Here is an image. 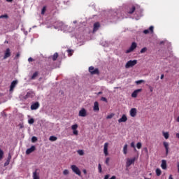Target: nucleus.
Wrapping results in <instances>:
<instances>
[{
  "label": "nucleus",
  "instance_id": "0eeeda50",
  "mask_svg": "<svg viewBox=\"0 0 179 179\" xmlns=\"http://www.w3.org/2000/svg\"><path fill=\"white\" fill-rule=\"evenodd\" d=\"M136 160V157H133V158H131V159H130V158H128L127 159V161H126V167H130V166L131 165V164H134V162H135V161Z\"/></svg>",
  "mask_w": 179,
  "mask_h": 179
},
{
  "label": "nucleus",
  "instance_id": "a211bd4d",
  "mask_svg": "<svg viewBox=\"0 0 179 179\" xmlns=\"http://www.w3.org/2000/svg\"><path fill=\"white\" fill-rule=\"evenodd\" d=\"M128 118L126 115H122V117L118 120V122H127Z\"/></svg>",
  "mask_w": 179,
  "mask_h": 179
},
{
  "label": "nucleus",
  "instance_id": "f8f14e48",
  "mask_svg": "<svg viewBox=\"0 0 179 179\" xmlns=\"http://www.w3.org/2000/svg\"><path fill=\"white\" fill-rule=\"evenodd\" d=\"M108 143H105V144H103V155H105L106 157L108 156Z\"/></svg>",
  "mask_w": 179,
  "mask_h": 179
},
{
  "label": "nucleus",
  "instance_id": "864d4df0",
  "mask_svg": "<svg viewBox=\"0 0 179 179\" xmlns=\"http://www.w3.org/2000/svg\"><path fill=\"white\" fill-rule=\"evenodd\" d=\"M28 62H33V58L29 57Z\"/></svg>",
  "mask_w": 179,
  "mask_h": 179
},
{
  "label": "nucleus",
  "instance_id": "1a4fd4ad",
  "mask_svg": "<svg viewBox=\"0 0 179 179\" xmlns=\"http://www.w3.org/2000/svg\"><path fill=\"white\" fill-rule=\"evenodd\" d=\"M71 130H73V135L78 136V124H75L73 125H71Z\"/></svg>",
  "mask_w": 179,
  "mask_h": 179
},
{
  "label": "nucleus",
  "instance_id": "de8ad7c7",
  "mask_svg": "<svg viewBox=\"0 0 179 179\" xmlns=\"http://www.w3.org/2000/svg\"><path fill=\"white\" fill-rule=\"evenodd\" d=\"M7 19L8 18V15H3L0 16V19Z\"/></svg>",
  "mask_w": 179,
  "mask_h": 179
},
{
  "label": "nucleus",
  "instance_id": "2eb2a0df",
  "mask_svg": "<svg viewBox=\"0 0 179 179\" xmlns=\"http://www.w3.org/2000/svg\"><path fill=\"white\" fill-rule=\"evenodd\" d=\"M150 32L151 34H153V32H154V27L153 26L149 27V29H145L144 31H143V33L144 34H149Z\"/></svg>",
  "mask_w": 179,
  "mask_h": 179
},
{
  "label": "nucleus",
  "instance_id": "c03bdc74",
  "mask_svg": "<svg viewBox=\"0 0 179 179\" xmlns=\"http://www.w3.org/2000/svg\"><path fill=\"white\" fill-rule=\"evenodd\" d=\"M131 147L132 148H134V150L136 151V148L135 147V143H134V142H131Z\"/></svg>",
  "mask_w": 179,
  "mask_h": 179
},
{
  "label": "nucleus",
  "instance_id": "c9c22d12",
  "mask_svg": "<svg viewBox=\"0 0 179 179\" xmlns=\"http://www.w3.org/2000/svg\"><path fill=\"white\" fill-rule=\"evenodd\" d=\"M114 113H111L110 115H108V116H106V119L110 120L112 119L114 117Z\"/></svg>",
  "mask_w": 179,
  "mask_h": 179
},
{
  "label": "nucleus",
  "instance_id": "f257e3e1",
  "mask_svg": "<svg viewBox=\"0 0 179 179\" xmlns=\"http://www.w3.org/2000/svg\"><path fill=\"white\" fill-rule=\"evenodd\" d=\"M59 28L64 33H70L73 31V27H69L66 24H63L62 22L59 23Z\"/></svg>",
  "mask_w": 179,
  "mask_h": 179
},
{
  "label": "nucleus",
  "instance_id": "aec40b11",
  "mask_svg": "<svg viewBox=\"0 0 179 179\" xmlns=\"http://www.w3.org/2000/svg\"><path fill=\"white\" fill-rule=\"evenodd\" d=\"M34 150H36V146L32 145L30 148L27 150V155L32 153Z\"/></svg>",
  "mask_w": 179,
  "mask_h": 179
},
{
  "label": "nucleus",
  "instance_id": "79ce46f5",
  "mask_svg": "<svg viewBox=\"0 0 179 179\" xmlns=\"http://www.w3.org/2000/svg\"><path fill=\"white\" fill-rule=\"evenodd\" d=\"M37 141V138L36 136H32L31 137V142L35 143Z\"/></svg>",
  "mask_w": 179,
  "mask_h": 179
},
{
  "label": "nucleus",
  "instance_id": "a19ab883",
  "mask_svg": "<svg viewBox=\"0 0 179 179\" xmlns=\"http://www.w3.org/2000/svg\"><path fill=\"white\" fill-rule=\"evenodd\" d=\"M46 11V7L44 6L42 10H41V15H44Z\"/></svg>",
  "mask_w": 179,
  "mask_h": 179
},
{
  "label": "nucleus",
  "instance_id": "7ed1b4c3",
  "mask_svg": "<svg viewBox=\"0 0 179 179\" xmlns=\"http://www.w3.org/2000/svg\"><path fill=\"white\" fill-rule=\"evenodd\" d=\"M35 96L36 94L33 91L30 90L27 92V94L24 96L21 95V98L24 99V100H27L28 99H33Z\"/></svg>",
  "mask_w": 179,
  "mask_h": 179
},
{
  "label": "nucleus",
  "instance_id": "cd10ccee",
  "mask_svg": "<svg viewBox=\"0 0 179 179\" xmlns=\"http://www.w3.org/2000/svg\"><path fill=\"white\" fill-rule=\"evenodd\" d=\"M49 140L53 142V141H56L57 140V138L55 136H50Z\"/></svg>",
  "mask_w": 179,
  "mask_h": 179
},
{
  "label": "nucleus",
  "instance_id": "c85d7f7f",
  "mask_svg": "<svg viewBox=\"0 0 179 179\" xmlns=\"http://www.w3.org/2000/svg\"><path fill=\"white\" fill-rule=\"evenodd\" d=\"M57 57H59V54L56 52L52 56V59H53V61H56Z\"/></svg>",
  "mask_w": 179,
  "mask_h": 179
},
{
  "label": "nucleus",
  "instance_id": "dca6fc26",
  "mask_svg": "<svg viewBox=\"0 0 179 179\" xmlns=\"http://www.w3.org/2000/svg\"><path fill=\"white\" fill-rule=\"evenodd\" d=\"M93 110L96 113H98L99 111V106L98 101H95L94 103Z\"/></svg>",
  "mask_w": 179,
  "mask_h": 179
},
{
  "label": "nucleus",
  "instance_id": "f704fd0d",
  "mask_svg": "<svg viewBox=\"0 0 179 179\" xmlns=\"http://www.w3.org/2000/svg\"><path fill=\"white\" fill-rule=\"evenodd\" d=\"M64 176H68L69 174V171L68 169H64L63 171Z\"/></svg>",
  "mask_w": 179,
  "mask_h": 179
},
{
  "label": "nucleus",
  "instance_id": "4d7b16f0",
  "mask_svg": "<svg viewBox=\"0 0 179 179\" xmlns=\"http://www.w3.org/2000/svg\"><path fill=\"white\" fill-rule=\"evenodd\" d=\"M164 77V74L161 75V77H160L161 80H163Z\"/></svg>",
  "mask_w": 179,
  "mask_h": 179
},
{
  "label": "nucleus",
  "instance_id": "774afa93",
  "mask_svg": "<svg viewBox=\"0 0 179 179\" xmlns=\"http://www.w3.org/2000/svg\"><path fill=\"white\" fill-rule=\"evenodd\" d=\"M159 77H157V80H159Z\"/></svg>",
  "mask_w": 179,
  "mask_h": 179
},
{
  "label": "nucleus",
  "instance_id": "bb28decb",
  "mask_svg": "<svg viewBox=\"0 0 179 179\" xmlns=\"http://www.w3.org/2000/svg\"><path fill=\"white\" fill-rule=\"evenodd\" d=\"M10 159H11V157L9 155L8 157V159H6V162L4 164L5 166H7L8 164H10Z\"/></svg>",
  "mask_w": 179,
  "mask_h": 179
},
{
  "label": "nucleus",
  "instance_id": "f3484780",
  "mask_svg": "<svg viewBox=\"0 0 179 179\" xmlns=\"http://www.w3.org/2000/svg\"><path fill=\"white\" fill-rule=\"evenodd\" d=\"M40 107V103L38 102H36L32 103L31 106V110H37Z\"/></svg>",
  "mask_w": 179,
  "mask_h": 179
},
{
  "label": "nucleus",
  "instance_id": "8fccbe9b",
  "mask_svg": "<svg viewBox=\"0 0 179 179\" xmlns=\"http://www.w3.org/2000/svg\"><path fill=\"white\" fill-rule=\"evenodd\" d=\"M143 150H144V152H145L147 154V155H148V154L149 153V151H148V148H144Z\"/></svg>",
  "mask_w": 179,
  "mask_h": 179
},
{
  "label": "nucleus",
  "instance_id": "ea45409f",
  "mask_svg": "<svg viewBox=\"0 0 179 179\" xmlns=\"http://www.w3.org/2000/svg\"><path fill=\"white\" fill-rule=\"evenodd\" d=\"M110 160V158L106 157L105 163L106 165L109 166V161Z\"/></svg>",
  "mask_w": 179,
  "mask_h": 179
},
{
  "label": "nucleus",
  "instance_id": "20e7f679",
  "mask_svg": "<svg viewBox=\"0 0 179 179\" xmlns=\"http://www.w3.org/2000/svg\"><path fill=\"white\" fill-rule=\"evenodd\" d=\"M71 169L74 174H76L78 176H81V171L79 169L78 166L75 164L71 165Z\"/></svg>",
  "mask_w": 179,
  "mask_h": 179
},
{
  "label": "nucleus",
  "instance_id": "a18cd8bd",
  "mask_svg": "<svg viewBox=\"0 0 179 179\" xmlns=\"http://www.w3.org/2000/svg\"><path fill=\"white\" fill-rule=\"evenodd\" d=\"M114 16H115V17H112V20H113L112 22H115V20H117V17H115V16H117V13H114Z\"/></svg>",
  "mask_w": 179,
  "mask_h": 179
},
{
  "label": "nucleus",
  "instance_id": "4468645a",
  "mask_svg": "<svg viewBox=\"0 0 179 179\" xmlns=\"http://www.w3.org/2000/svg\"><path fill=\"white\" fill-rule=\"evenodd\" d=\"M162 144L164 145V147L165 148L166 155H168L169 153V142L164 141Z\"/></svg>",
  "mask_w": 179,
  "mask_h": 179
},
{
  "label": "nucleus",
  "instance_id": "423d86ee",
  "mask_svg": "<svg viewBox=\"0 0 179 179\" xmlns=\"http://www.w3.org/2000/svg\"><path fill=\"white\" fill-rule=\"evenodd\" d=\"M136 48H137L136 42H132L131 47L128 50H126V54H129L131 52H134V50L136 49Z\"/></svg>",
  "mask_w": 179,
  "mask_h": 179
},
{
  "label": "nucleus",
  "instance_id": "72a5a7b5",
  "mask_svg": "<svg viewBox=\"0 0 179 179\" xmlns=\"http://www.w3.org/2000/svg\"><path fill=\"white\" fill-rule=\"evenodd\" d=\"M155 173H157V176H161V169H156Z\"/></svg>",
  "mask_w": 179,
  "mask_h": 179
},
{
  "label": "nucleus",
  "instance_id": "7c9ffc66",
  "mask_svg": "<svg viewBox=\"0 0 179 179\" xmlns=\"http://www.w3.org/2000/svg\"><path fill=\"white\" fill-rule=\"evenodd\" d=\"M77 152L80 156H83L85 155V152L83 150H79L77 151Z\"/></svg>",
  "mask_w": 179,
  "mask_h": 179
},
{
  "label": "nucleus",
  "instance_id": "37998d69",
  "mask_svg": "<svg viewBox=\"0 0 179 179\" xmlns=\"http://www.w3.org/2000/svg\"><path fill=\"white\" fill-rule=\"evenodd\" d=\"M141 146H142L141 143V142H138V143H137V145H136L137 148H138V150H140V149L141 148Z\"/></svg>",
  "mask_w": 179,
  "mask_h": 179
},
{
  "label": "nucleus",
  "instance_id": "e2e57ef3",
  "mask_svg": "<svg viewBox=\"0 0 179 179\" xmlns=\"http://www.w3.org/2000/svg\"><path fill=\"white\" fill-rule=\"evenodd\" d=\"M177 122H179V115H178V117L177 118Z\"/></svg>",
  "mask_w": 179,
  "mask_h": 179
},
{
  "label": "nucleus",
  "instance_id": "393cba45",
  "mask_svg": "<svg viewBox=\"0 0 179 179\" xmlns=\"http://www.w3.org/2000/svg\"><path fill=\"white\" fill-rule=\"evenodd\" d=\"M161 167L164 170L166 169V160H164V159L162 160Z\"/></svg>",
  "mask_w": 179,
  "mask_h": 179
},
{
  "label": "nucleus",
  "instance_id": "b1692460",
  "mask_svg": "<svg viewBox=\"0 0 179 179\" xmlns=\"http://www.w3.org/2000/svg\"><path fill=\"white\" fill-rule=\"evenodd\" d=\"M32 178L34 179H40L39 178V173H37V170L32 173Z\"/></svg>",
  "mask_w": 179,
  "mask_h": 179
},
{
  "label": "nucleus",
  "instance_id": "49530a36",
  "mask_svg": "<svg viewBox=\"0 0 179 179\" xmlns=\"http://www.w3.org/2000/svg\"><path fill=\"white\" fill-rule=\"evenodd\" d=\"M3 156V151H2L1 149H0V160L2 159Z\"/></svg>",
  "mask_w": 179,
  "mask_h": 179
},
{
  "label": "nucleus",
  "instance_id": "a878e982",
  "mask_svg": "<svg viewBox=\"0 0 179 179\" xmlns=\"http://www.w3.org/2000/svg\"><path fill=\"white\" fill-rule=\"evenodd\" d=\"M162 136H164L165 139H169V132L162 131Z\"/></svg>",
  "mask_w": 179,
  "mask_h": 179
},
{
  "label": "nucleus",
  "instance_id": "052dcab7",
  "mask_svg": "<svg viewBox=\"0 0 179 179\" xmlns=\"http://www.w3.org/2000/svg\"><path fill=\"white\" fill-rule=\"evenodd\" d=\"M176 138H178L179 140V134H176Z\"/></svg>",
  "mask_w": 179,
  "mask_h": 179
},
{
  "label": "nucleus",
  "instance_id": "09e8293b",
  "mask_svg": "<svg viewBox=\"0 0 179 179\" xmlns=\"http://www.w3.org/2000/svg\"><path fill=\"white\" fill-rule=\"evenodd\" d=\"M149 90H150V92H153V87L151 85L148 86Z\"/></svg>",
  "mask_w": 179,
  "mask_h": 179
},
{
  "label": "nucleus",
  "instance_id": "5701e85b",
  "mask_svg": "<svg viewBox=\"0 0 179 179\" xmlns=\"http://www.w3.org/2000/svg\"><path fill=\"white\" fill-rule=\"evenodd\" d=\"M123 154L127 155L128 153V144H124L122 149Z\"/></svg>",
  "mask_w": 179,
  "mask_h": 179
},
{
  "label": "nucleus",
  "instance_id": "13d9d810",
  "mask_svg": "<svg viewBox=\"0 0 179 179\" xmlns=\"http://www.w3.org/2000/svg\"><path fill=\"white\" fill-rule=\"evenodd\" d=\"M6 2H8V3H11L12 1H13V0H6Z\"/></svg>",
  "mask_w": 179,
  "mask_h": 179
},
{
  "label": "nucleus",
  "instance_id": "69168bd1",
  "mask_svg": "<svg viewBox=\"0 0 179 179\" xmlns=\"http://www.w3.org/2000/svg\"><path fill=\"white\" fill-rule=\"evenodd\" d=\"M77 22L76 21H73V23L76 24Z\"/></svg>",
  "mask_w": 179,
  "mask_h": 179
},
{
  "label": "nucleus",
  "instance_id": "2f4dec72",
  "mask_svg": "<svg viewBox=\"0 0 179 179\" xmlns=\"http://www.w3.org/2000/svg\"><path fill=\"white\" fill-rule=\"evenodd\" d=\"M28 123L29 124H33L34 123V118H30L28 120Z\"/></svg>",
  "mask_w": 179,
  "mask_h": 179
},
{
  "label": "nucleus",
  "instance_id": "473e14b6",
  "mask_svg": "<svg viewBox=\"0 0 179 179\" xmlns=\"http://www.w3.org/2000/svg\"><path fill=\"white\" fill-rule=\"evenodd\" d=\"M148 51V48H143L141 50V54H144Z\"/></svg>",
  "mask_w": 179,
  "mask_h": 179
},
{
  "label": "nucleus",
  "instance_id": "9b49d317",
  "mask_svg": "<svg viewBox=\"0 0 179 179\" xmlns=\"http://www.w3.org/2000/svg\"><path fill=\"white\" fill-rule=\"evenodd\" d=\"M87 115V111L85 110V108H83L79 111V116L81 117H85Z\"/></svg>",
  "mask_w": 179,
  "mask_h": 179
},
{
  "label": "nucleus",
  "instance_id": "6e6552de",
  "mask_svg": "<svg viewBox=\"0 0 179 179\" xmlns=\"http://www.w3.org/2000/svg\"><path fill=\"white\" fill-rule=\"evenodd\" d=\"M89 72L91 75H98L99 69L97 68H94V66L89 67Z\"/></svg>",
  "mask_w": 179,
  "mask_h": 179
},
{
  "label": "nucleus",
  "instance_id": "f03ea898",
  "mask_svg": "<svg viewBox=\"0 0 179 179\" xmlns=\"http://www.w3.org/2000/svg\"><path fill=\"white\" fill-rule=\"evenodd\" d=\"M136 7H138V6H132L131 8L128 11V13L129 14H132L136 10V13H137V15L139 14V16L136 17V20H138V19H140V17L142 16V14H141L142 10H140V9H138V8L136 9Z\"/></svg>",
  "mask_w": 179,
  "mask_h": 179
},
{
  "label": "nucleus",
  "instance_id": "4be33fe9",
  "mask_svg": "<svg viewBox=\"0 0 179 179\" xmlns=\"http://www.w3.org/2000/svg\"><path fill=\"white\" fill-rule=\"evenodd\" d=\"M10 56V48H8L6 50L5 55H4V59H6L8 57Z\"/></svg>",
  "mask_w": 179,
  "mask_h": 179
},
{
  "label": "nucleus",
  "instance_id": "603ef678",
  "mask_svg": "<svg viewBox=\"0 0 179 179\" xmlns=\"http://www.w3.org/2000/svg\"><path fill=\"white\" fill-rule=\"evenodd\" d=\"M101 101H103L107 102V99H106V98H105V97H102V98H101Z\"/></svg>",
  "mask_w": 179,
  "mask_h": 179
},
{
  "label": "nucleus",
  "instance_id": "58836bf2",
  "mask_svg": "<svg viewBox=\"0 0 179 179\" xmlns=\"http://www.w3.org/2000/svg\"><path fill=\"white\" fill-rule=\"evenodd\" d=\"M68 56L71 57L73 51L72 50H67Z\"/></svg>",
  "mask_w": 179,
  "mask_h": 179
},
{
  "label": "nucleus",
  "instance_id": "e433bc0d",
  "mask_svg": "<svg viewBox=\"0 0 179 179\" xmlns=\"http://www.w3.org/2000/svg\"><path fill=\"white\" fill-rule=\"evenodd\" d=\"M144 82H145L144 80H136L135 83H136V84H137V85H140V84H141V83H143Z\"/></svg>",
  "mask_w": 179,
  "mask_h": 179
},
{
  "label": "nucleus",
  "instance_id": "bf43d9fd",
  "mask_svg": "<svg viewBox=\"0 0 179 179\" xmlns=\"http://www.w3.org/2000/svg\"><path fill=\"white\" fill-rule=\"evenodd\" d=\"M169 179H173L172 175H170V176H169Z\"/></svg>",
  "mask_w": 179,
  "mask_h": 179
},
{
  "label": "nucleus",
  "instance_id": "9d476101",
  "mask_svg": "<svg viewBox=\"0 0 179 179\" xmlns=\"http://www.w3.org/2000/svg\"><path fill=\"white\" fill-rule=\"evenodd\" d=\"M17 83H18L17 80H13V82L11 83V85H10V90H9L10 92H13V90L16 87Z\"/></svg>",
  "mask_w": 179,
  "mask_h": 179
},
{
  "label": "nucleus",
  "instance_id": "680f3d73",
  "mask_svg": "<svg viewBox=\"0 0 179 179\" xmlns=\"http://www.w3.org/2000/svg\"><path fill=\"white\" fill-rule=\"evenodd\" d=\"M178 172L179 173V163H178Z\"/></svg>",
  "mask_w": 179,
  "mask_h": 179
},
{
  "label": "nucleus",
  "instance_id": "412c9836",
  "mask_svg": "<svg viewBox=\"0 0 179 179\" xmlns=\"http://www.w3.org/2000/svg\"><path fill=\"white\" fill-rule=\"evenodd\" d=\"M99 27L100 24L99 22H96L95 24H94L93 33L99 30Z\"/></svg>",
  "mask_w": 179,
  "mask_h": 179
},
{
  "label": "nucleus",
  "instance_id": "ddd939ff",
  "mask_svg": "<svg viewBox=\"0 0 179 179\" xmlns=\"http://www.w3.org/2000/svg\"><path fill=\"white\" fill-rule=\"evenodd\" d=\"M129 115L131 117H135L137 115V109L136 108H132L131 110H129Z\"/></svg>",
  "mask_w": 179,
  "mask_h": 179
},
{
  "label": "nucleus",
  "instance_id": "3c124183",
  "mask_svg": "<svg viewBox=\"0 0 179 179\" xmlns=\"http://www.w3.org/2000/svg\"><path fill=\"white\" fill-rule=\"evenodd\" d=\"M102 169H101V164H99V172L101 173Z\"/></svg>",
  "mask_w": 179,
  "mask_h": 179
},
{
  "label": "nucleus",
  "instance_id": "c756f323",
  "mask_svg": "<svg viewBox=\"0 0 179 179\" xmlns=\"http://www.w3.org/2000/svg\"><path fill=\"white\" fill-rule=\"evenodd\" d=\"M109 177H110L109 175H106L105 177L103 178V179H108ZM110 179H117V177L115 176H112L111 178H110Z\"/></svg>",
  "mask_w": 179,
  "mask_h": 179
},
{
  "label": "nucleus",
  "instance_id": "0e129e2a",
  "mask_svg": "<svg viewBox=\"0 0 179 179\" xmlns=\"http://www.w3.org/2000/svg\"><path fill=\"white\" fill-rule=\"evenodd\" d=\"M102 94V92H99V93H98V94Z\"/></svg>",
  "mask_w": 179,
  "mask_h": 179
},
{
  "label": "nucleus",
  "instance_id": "6e6d98bb",
  "mask_svg": "<svg viewBox=\"0 0 179 179\" xmlns=\"http://www.w3.org/2000/svg\"><path fill=\"white\" fill-rule=\"evenodd\" d=\"M20 56V53L16 54V58H19Z\"/></svg>",
  "mask_w": 179,
  "mask_h": 179
},
{
  "label": "nucleus",
  "instance_id": "6ab92c4d",
  "mask_svg": "<svg viewBox=\"0 0 179 179\" xmlns=\"http://www.w3.org/2000/svg\"><path fill=\"white\" fill-rule=\"evenodd\" d=\"M141 91H142L141 89H138L136 90H134V92H133V93L131 94V97L136 98L138 92H141Z\"/></svg>",
  "mask_w": 179,
  "mask_h": 179
},
{
  "label": "nucleus",
  "instance_id": "4c0bfd02",
  "mask_svg": "<svg viewBox=\"0 0 179 179\" xmlns=\"http://www.w3.org/2000/svg\"><path fill=\"white\" fill-rule=\"evenodd\" d=\"M38 76V72H35L34 75L31 76V80L36 79V78Z\"/></svg>",
  "mask_w": 179,
  "mask_h": 179
},
{
  "label": "nucleus",
  "instance_id": "39448f33",
  "mask_svg": "<svg viewBox=\"0 0 179 179\" xmlns=\"http://www.w3.org/2000/svg\"><path fill=\"white\" fill-rule=\"evenodd\" d=\"M138 63L137 60H129L126 63L125 68L127 69H130L131 67L134 66Z\"/></svg>",
  "mask_w": 179,
  "mask_h": 179
},
{
  "label": "nucleus",
  "instance_id": "5fc2aeb1",
  "mask_svg": "<svg viewBox=\"0 0 179 179\" xmlns=\"http://www.w3.org/2000/svg\"><path fill=\"white\" fill-rule=\"evenodd\" d=\"M83 173L85 174V175L87 174V171H86V169H83Z\"/></svg>",
  "mask_w": 179,
  "mask_h": 179
},
{
  "label": "nucleus",
  "instance_id": "338daca9",
  "mask_svg": "<svg viewBox=\"0 0 179 179\" xmlns=\"http://www.w3.org/2000/svg\"><path fill=\"white\" fill-rule=\"evenodd\" d=\"M144 179H150V178H148L145 177V178H144Z\"/></svg>",
  "mask_w": 179,
  "mask_h": 179
}]
</instances>
